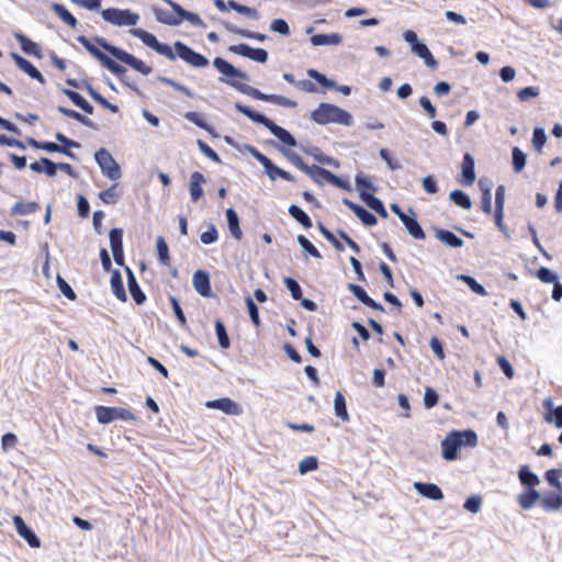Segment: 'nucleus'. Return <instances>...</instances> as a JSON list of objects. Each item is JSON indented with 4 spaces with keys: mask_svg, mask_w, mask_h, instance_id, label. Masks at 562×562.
Segmentation results:
<instances>
[{
    "mask_svg": "<svg viewBox=\"0 0 562 562\" xmlns=\"http://www.w3.org/2000/svg\"><path fill=\"white\" fill-rule=\"evenodd\" d=\"M111 290L115 297L122 302L127 301V295L123 285L122 274L119 270H113L110 279Z\"/></svg>",
    "mask_w": 562,
    "mask_h": 562,
    "instance_id": "obj_27",
    "label": "nucleus"
},
{
    "mask_svg": "<svg viewBox=\"0 0 562 562\" xmlns=\"http://www.w3.org/2000/svg\"><path fill=\"white\" fill-rule=\"evenodd\" d=\"M52 10L56 13V15L70 27H76L78 24L77 19L67 10L64 4L53 3Z\"/></svg>",
    "mask_w": 562,
    "mask_h": 562,
    "instance_id": "obj_40",
    "label": "nucleus"
},
{
    "mask_svg": "<svg viewBox=\"0 0 562 562\" xmlns=\"http://www.w3.org/2000/svg\"><path fill=\"white\" fill-rule=\"evenodd\" d=\"M269 143L274 145L278 148V150L288 159V161H290L293 166L302 170L305 162L295 151L279 146L274 140H270Z\"/></svg>",
    "mask_w": 562,
    "mask_h": 562,
    "instance_id": "obj_43",
    "label": "nucleus"
},
{
    "mask_svg": "<svg viewBox=\"0 0 562 562\" xmlns=\"http://www.w3.org/2000/svg\"><path fill=\"white\" fill-rule=\"evenodd\" d=\"M311 119L319 125L335 123L344 126H351L353 124V117L349 112L338 105L325 102L321 103L314 111H312Z\"/></svg>",
    "mask_w": 562,
    "mask_h": 562,
    "instance_id": "obj_4",
    "label": "nucleus"
},
{
    "mask_svg": "<svg viewBox=\"0 0 562 562\" xmlns=\"http://www.w3.org/2000/svg\"><path fill=\"white\" fill-rule=\"evenodd\" d=\"M435 236L448 247L460 248L463 246V239L448 229L437 228L435 231Z\"/></svg>",
    "mask_w": 562,
    "mask_h": 562,
    "instance_id": "obj_24",
    "label": "nucleus"
},
{
    "mask_svg": "<svg viewBox=\"0 0 562 562\" xmlns=\"http://www.w3.org/2000/svg\"><path fill=\"white\" fill-rule=\"evenodd\" d=\"M228 50L243 57H247L257 63H266L268 59V52L263 48H254L248 44L240 43L231 45Z\"/></svg>",
    "mask_w": 562,
    "mask_h": 562,
    "instance_id": "obj_10",
    "label": "nucleus"
},
{
    "mask_svg": "<svg viewBox=\"0 0 562 562\" xmlns=\"http://www.w3.org/2000/svg\"><path fill=\"white\" fill-rule=\"evenodd\" d=\"M480 187L482 190L481 196V207L482 211L486 214H491L492 212V193L490 188H483L482 181H480Z\"/></svg>",
    "mask_w": 562,
    "mask_h": 562,
    "instance_id": "obj_57",
    "label": "nucleus"
},
{
    "mask_svg": "<svg viewBox=\"0 0 562 562\" xmlns=\"http://www.w3.org/2000/svg\"><path fill=\"white\" fill-rule=\"evenodd\" d=\"M560 475H562V471L551 469L546 472L544 477L550 485L557 487L560 492H562V483L559 480Z\"/></svg>",
    "mask_w": 562,
    "mask_h": 562,
    "instance_id": "obj_64",
    "label": "nucleus"
},
{
    "mask_svg": "<svg viewBox=\"0 0 562 562\" xmlns=\"http://www.w3.org/2000/svg\"><path fill=\"white\" fill-rule=\"evenodd\" d=\"M334 411L335 415L339 417L344 422H348L350 419L347 404L344 394L340 391H337L334 398Z\"/></svg>",
    "mask_w": 562,
    "mask_h": 562,
    "instance_id": "obj_38",
    "label": "nucleus"
},
{
    "mask_svg": "<svg viewBox=\"0 0 562 562\" xmlns=\"http://www.w3.org/2000/svg\"><path fill=\"white\" fill-rule=\"evenodd\" d=\"M206 406L209 408L220 409L228 415H238L240 413L238 404L227 397L209 401Z\"/></svg>",
    "mask_w": 562,
    "mask_h": 562,
    "instance_id": "obj_23",
    "label": "nucleus"
},
{
    "mask_svg": "<svg viewBox=\"0 0 562 562\" xmlns=\"http://www.w3.org/2000/svg\"><path fill=\"white\" fill-rule=\"evenodd\" d=\"M458 279L462 280L475 294L486 296L487 291L473 277L468 274H460Z\"/></svg>",
    "mask_w": 562,
    "mask_h": 562,
    "instance_id": "obj_47",
    "label": "nucleus"
},
{
    "mask_svg": "<svg viewBox=\"0 0 562 562\" xmlns=\"http://www.w3.org/2000/svg\"><path fill=\"white\" fill-rule=\"evenodd\" d=\"M94 159L103 176L111 180H119L122 177L120 165L115 161L108 149L100 148L97 150L94 154Z\"/></svg>",
    "mask_w": 562,
    "mask_h": 562,
    "instance_id": "obj_8",
    "label": "nucleus"
},
{
    "mask_svg": "<svg viewBox=\"0 0 562 562\" xmlns=\"http://www.w3.org/2000/svg\"><path fill=\"white\" fill-rule=\"evenodd\" d=\"M540 505L547 512L558 510L562 507V497L554 492L547 493L541 497Z\"/></svg>",
    "mask_w": 562,
    "mask_h": 562,
    "instance_id": "obj_35",
    "label": "nucleus"
},
{
    "mask_svg": "<svg viewBox=\"0 0 562 562\" xmlns=\"http://www.w3.org/2000/svg\"><path fill=\"white\" fill-rule=\"evenodd\" d=\"M348 290L366 306L380 312H384L383 305L370 297L362 286L355 283H349Z\"/></svg>",
    "mask_w": 562,
    "mask_h": 562,
    "instance_id": "obj_21",
    "label": "nucleus"
},
{
    "mask_svg": "<svg viewBox=\"0 0 562 562\" xmlns=\"http://www.w3.org/2000/svg\"><path fill=\"white\" fill-rule=\"evenodd\" d=\"M30 168L37 173H45L48 177L56 176V162L53 160L42 157L30 165Z\"/></svg>",
    "mask_w": 562,
    "mask_h": 562,
    "instance_id": "obj_28",
    "label": "nucleus"
},
{
    "mask_svg": "<svg viewBox=\"0 0 562 562\" xmlns=\"http://www.w3.org/2000/svg\"><path fill=\"white\" fill-rule=\"evenodd\" d=\"M538 499H541L540 493L535 488H527L518 496V503L522 509H530Z\"/></svg>",
    "mask_w": 562,
    "mask_h": 562,
    "instance_id": "obj_36",
    "label": "nucleus"
},
{
    "mask_svg": "<svg viewBox=\"0 0 562 562\" xmlns=\"http://www.w3.org/2000/svg\"><path fill=\"white\" fill-rule=\"evenodd\" d=\"M215 333L221 348L228 349L231 346V340L226 331V327L221 319L215 321Z\"/></svg>",
    "mask_w": 562,
    "mask_h": 562,
    "instance_id": "obj_45",
    "label": "nucleus"
},
{
    "mask_svg": "<svg viewBox=\"0 0 562 562\" xmlns=\"http://www.w3.org/2000/svg\"><path fill=\"white\" fill-rule=\"evenodd\" d=\"M342 203L356 214V216L362 222L363 225L374 226L378 223L375 215L363 206L352 202L347 198L342 199Z\"/></svg>",
    "mask_w": 562,
    "mask_h": 562,
    "instance_id": "obj_15",
    "label": "nucleus"
},
{
    "mask_svg": "<svg viewBox=\"0 0 562 562\" xmlns=\"http://www.w3.org/2000/svg\"><path fill=\"white\" fill-rule=\"evenodd\" d=\"M518 477L522 485L528 488H533L540 483V480L536 473H533L528 465H521L518 471Z\"/></svg>",
    "mask_w": 562,
    "mask_h": 562,
    "instance_id": "obj_33",
    "label": "nucleus"
},
{
    "mask_svg": "<svg viewBox=\"0 0 562 562\" xmlns=\"http://www.w3.org/2000/svg\"><path fill=\"white\" fill-rule=\"evenodd\" d=\"M450 200L463 210H470L472 207V201L469 194L462 190H453L450 192Z\"/></svg>",
    "mask_w": 562,
    "mask_h": 562,
    "instance_id": "obj_42",
    "label": "nucleus"
},
{
    "mask_svg": "<svg viewBox=\"0 0 562 562\" xmlns=\"http://www.w3.org/2000/svg\"><path fill=\"white\" fill-rule=\"evenodd\" d=\"M13 522L18 533L29 543L32 548H40L41 541L35 532L25 524L21 516H14Z\"/></svg>",
    "mask_w": 562,
    "mask_h": 562,
    "instance_id": "obj_14",
    "label": "nucleus"
},
{
    "mask_svg": "<svg viewBox=\"0 0 562 562\" xmlns=\"http://www.w3.org/2000/svg\"><path fill=\"white\" fill-rule=\"evenodd\" d=\"M159 261L164 265L170 263L169 248L164 237H158L156 243Z\"/></svg>",
    "mask_w": 562,
    "mask_h": 562,
    "instance_id": "obj_51",
    "label": "nucleus"
},
{
    "mask_svg": "<svg viewBox=\"0 0 562 562\" xmlns=\"http://www.w3.org/2000/svg\"><path fill=\"white\" fill-rule=\"evenodd\" d=\"M100 13L104 21L116 26H134L139 21V15L128 9H101Z\"/></svg>",
    "mask_w": 562,
    "mask_h": 562,
    "instance_id": "obj_7",
    "label": "nucleus"
},
{
    "mask_svg": "<svg viewBox=\"0 0 562 562\" xmlns=\"http://www.w3.org/2000/svg\"><path fill=\"white\" fill-rule=\"evenodd\" d=\"M130 33L139 38L146 46L155 50L157 54L168 58L169 60H175L178 56L183 61L195 68H204L210 64L205 56L193 50L190 46L180 41L173 43L175 53L168 44L159 42L154 34L143 29H132Z\"/></svg>",
    "mask_w": 562,
    "mask_h": 562,
    "instance_id": "obj_2",
    "label": "nucleus"
},
{
    "mask_svg": "<svg viewBox=\"0 0 562 562\" xmlns=\"http://www.w3.org/2000/svg\"><path fill=\"white\" fill-rule=\"evenodd\" d=\"M284 285L290 291L293 300L299 301L300 299H302L303 292H302L301 285L299 284V282L295 279H293L291 277H285Z\"/></svg>",
    "mask_w": 562,
    "mask_h": 562,
    "instance_id": "obj_54",
    "label": "nucleus"
},
{
    "mask_svg": "<svg viewBox=\"0 0 562 562\" xmlns=\"http://www.w3.org/2000/svg\"><path fill=\"white\" fill-rule=\"evenodd\" d=\"M109 238L112 251L123 249V231L121 228H112Z\"/></svg>",
    "mask_w": 562,
    "mask_h": 562,
    "instance_id": "obj_52",
    "label": "nucleus"
},
{
    "mask_svg": "<svg viewBox=\"0 0 562 562\" xmlns=\"http://www.w3.org/2000/svg\"><path fill=\"white\" fill-rule=\"evenodd\" d=\"M459 439L461 441V447H470L473 448L477 445V435L472 429L459 430Z\"/></svg>",
    "mask_w": 562,
    "mask_h": 562,
    "instance_id": "obj_50",
    "label": "nucleus"
},
{
    "mask_svg": "<svg viewBox=\"0 0 562 562\" xmlns=\"http://www.w3.org/2000/svg\"><path fill=\"white\" fill-rule=\"evenodd\" d=\"M223 25L228 32L238 34L246 38H252V40H257L259 42H263L267 38V36L262 33L252 32V31L245 30V29H239L229 22H223Z\"/></svg>",
    "mask_w": 562,
    "mask_h": 562,
    "instance_id": "obj_34",
    "label": "nucleus"
},
{
    "mask_svg": "<svg viewBox=\"0 0 562 562\" xmlns=\"http://www.w3.org/2000/svg\"><path fill=\"white\" fill-rule=\"evenodd\" d=\"M318 461L316 457H306L299 463V472L306 474L307 472L316 470Z\"/></svg>",
    "mask_w": 562,
    "mask_h": 562,
    "instance_id": "obj_59",
    "label": "nucleus"
},
{
    "mask_svg": "<svg viewBox=\"0 0 562 562\" xmlns=\"http://www.w3.org/2000/svg\"><path fill=\"white\" fill-rule=\"evenodd\" d=\"M103 67L109 69L111 72H113L117 78L121 80L122 83L126 85L130 89H132L135 93L140 94V90L137 88L136 85L125 81V74L127 72V69L110 58L109 56L103 60L101 64Z\"/></svg>",
    "mask_w": 562,
    "mask_h": 562,
    "instance_id": "obj_17",
    "label": "nucleus"
},
{
    "mask_svg": "<svg viewBox=\"0 0 562 562\" xmlns=\"http://www.w3.org/2000/svg\"><path fill=\"white\" fill-rule=\"evenodd\" d=\"M464 509L472 514H476L481 510L482 507V498L479 495H472L467 498L464 505Z\"/></svg>",
    "mask_w": 562,
    "mask_h": 562,
    "instance_id": "obj_63",
    "label": "nucleus"
},
{
    "mask_svg": "<svg viewBox=\"0 0 562 562\" xmlns=\"http://www.w3.org/2000/svg\"><path fill=\"white\" fill-rule=\"evenodd\" d=\"M213 66L217 69L218 72L228 78L227 80L221 78V81L226 82L228 86L233 87L235 90L243 94L251 97L256 100L271 102L281 106L296 108L297 105L296 101L286 97L280 94H266L257 88L233 80L234 78H238L248 81L250 78L248 74L236 68L234 65L222 57H215L213 59Z\"/></svg>",
    "mask_w": 562,
    "mask_h": 562,
    "instance_id": "obj_1",
    "label": "nucleus"
},
{
    "mask_svg": "<svg viewBox=\"0 0 562 562\" xmlns=\"http://www.w3.org/2000/svg\"><path fill=\"white\" fill-rule=\"evenodd\" d=\"M289 214L299 222L305 229H308L312 227L313 223L311 217L307 215L305 211H303L300 206L296 204H291L289 206Z\"/></svg>",
    "mask_w": 562,
    "mask_h": 562,
    "instance_id": "obj_39",
    "label": "nucleus"
},
{
    "mask_svg": "<svg viewBox=\"0 0 562 562\" xmlns=\"http://www.w3.org/2000/svg\"><path fill=\"white\" fill-rule=\"evenodd\" d=\"M403 38L407 44H409L411 52L414 55L422 58L428 68H431V69L437 68V66H438L437 60L432 56V54L429 50V48L427 47V45L418 38L417 34L414 31H412V30L405 31L403 34Z\"/></svg>",
    "mask_w": 562,
    "mask_h": 562,
    "instance_id": "obj_6",
    "label": "nucleus"
},
{
    "mask_svg": "<svg viewBox=\"0 0 562 562\" xmlns=\"http://www.w3.org/2000/svg\"><path fill=\"white\" fill-rule=\"evenodd\" d=\"M513 169L515 172H520L527 162L526 154L517 146L512 149Z\"/></svg>",
    "mask_w": 562,
    "mask_h": 562,
    "instance_id": "obj_46",
    "label": "nucleus"
},
{
    "mask_svg": "<svg viewBox=\"0 0 562 562\" xmlns=\"http://www.w3.org/2000/svg\"><path fill=\"white\" fill-rule=\"evenodd\" d=\"M341 35L338 33L331 34H316L311 37V43L314 46L321 45H338L341 43Z\"/></svg>",
    "mask_w": 562,
    "mask_h": 562,
    "instance_id": "obj_37",
    "label": "nucleus"
},
{
    "mask_svg": "<svg viewBox=\"0 0 562 562\" xmlns=\"http://www.w3.org/2000/svg\"><path fill=\"white\" fill-rule=\"evenodd\" d=\"M317 226L322 235L335 247L336 250H344V245L335 237V235L329 229H327V227L322 222H318Z\"/></svg>",
    "mask_w": 562,
    "mask_h": 562,
    "instance_id": "obj_56",
    "label": "nucleus"
},
{
    "mask_svg": "<svg viewBox=\"0 0 562 562\" xmlns=\"http://www.w3.org/2000/svg\"><path fill=\"white\" fill-rule=\"evenodd\" d=\"M235 109L247 116L249 120H251L256 124L263 125L266 128H268L273 136H276L281 143L284 145H288L290 147L297 146V142L295 137L284 127L279 126L276 124L272 120L267 117L266 115L252 110L251 108L244 105L239 102L235 103Z\"/></svg>",
    "mask_w": 562,
    "mask_h": 562,
    "instance_id": "obj_3",
    "label": "nucleus"
},
{
    "mask_svg": "<svg viewBox=\"0 0 562 562\" xmlns=\"http://www.w3.org/2000/svg\"><path fill=\"white\" fill-rule=\"evenodd\" d=\"M260 165L265 168V173L271 181L277 180V178H281L285 181H294V177L290 172L276 166L267 156L262 159Z\"/></svg>",
    "mask_w": 562,
    "mask_h": 562,
    "instance_id": "obj_20",
    "label": "nucleus"
},
{
    "mask_svg": "<svg viewBox=\"0 0 562 562\" xmlns=\"http://www.w3.org/2000/svg\"><path fill=\"white\" fill-rule=\"evenodd\" d=\"M15 40L19 42L21 49L29 55H33L36 57H41V49L38 45L31 41L29 37H26L22 33H15L14 34Z\"/></svg>",
    "mask_w": 562,
    "mask_h": 562,
    "instance_id": "obj_32",
    "label": "nucleus"
},
{
    "mask_svg": "<svg viewBox=\"0 0 562 562\" xmlns=\"http://www.w3.org/2000/svg\"><path fill=\"white\" fill-rule=\"evenodd\" d=\"M201 243L204 245L214 244L218 239V233L214 224H210L206 232L200 236Z\"/></svg>",
    "mask_w": 562,
    "mask_h": 562,
    "instance_id": "obj_61",
    "label": "nucleus"
},
{
    "mask_svg": "<svg viewBox=\"0 0 562 562\" xmlns=\"http://www.w3.org/2000/svg\"><path fill=\"white\" fill-rule=\"evenodd\" d=\"M297 243L302 247L304 251H306L310 256L321 259L322 255L318 251V249L311 243L308 238H306L304 235L297 236Z\"/></svg>",
    "mask_w": 562,
    "mask_h": 562,
    "instance_id": "obj_53",
    "label": "nucleus"
},
{
    "mask_svg": "<svg viewBox=\"0 0 562 562\" xmlns=\"http://www.w3.org/2000/svg\"><path fill=\"white\" fill-rule=\"evenodd\" d=\"M544 419L548 423L554 424L557 428H562V405L547 413Z\"/></svg>",
    "mask_w": 562,
    "mask_h": 562,
    "instance_id": "obj_60",
    "label": "nucleus"
},
{
    "mask_svg": "<svg viewBox=\"0 0 562 562\" xmlns=\"http://www.w3.org/2000/svg\"><path fill=\"white\" fill-rule=\"evenodd\" d=\"M11 58L14 60L15 65L32 79L37 80L42 85L45 83V78L41 74V71L26 58L22 57L18 53L12 52Z\"/></svg>",
    "mask_w": 562,
    "mask_h": 562,
    "instance_id": "obj_13",
    "label": "nucleus"
},
{
    "mask_svg": "<svg viewBox=\"0 0 562 562\" xmlns=\"http://www.w3.org/2000/svg\"><path fill=\"white\" fill-rule=\"evenodd\" d=\"M414 490L423 497L431 501H442L443 493L441 488L434 483L415 482Z\"/></svg>",
    "mask_w": 562,
    "mask_h": 562,
    "instance_id": "obj_19",
    "label": "nucleus"
},
{
    "mask_svg": "<svg viewBox=\"0 0 562 562\" xmlns=\"http://www.w3.org/2000/svg\"><path fill=\"white\" fill-rule=\"evenodd\" d=\"M225 215L229 233L235 239L240 240L243 238V232L239 226V217L236 211L229 207L226 210Z\"/></svg>",
    "mask_w": 562,
    "mask_h": 562,
    "instance_id": "obj_29",
    "label": "nucleus"
},
{
    "mask_svg": "<svg viewBox=\"0 0 562 562\" xmlns=\"http://www.w3.org/2000/svg\"><path fill=\"white\" fill-rule=\"evenodd\" d=\"M41 149H43V150H45L47 153H60V154H64V155H66L67 157L71 158V159H77V156L72 151H70V150H68V149H66V148L61 147L60 145H58L56 143H53V142H42Z\"/></svg>",
    "mask_w": 562,
    "mask_h": 562,
    "instance_id": "obj_48",
    "label": "nucleus"
},
{
    "mask_svg": "<svg viewBox=\"0 0 562 562\" xmlns=\"http://www.w3.org/2000/svg\"><path fill=\"white\" fill-rule=\"evenodd\" d=\"M95 416L100 424H110L116 419L136 420L135 415L123 407L97 406Z\"/></svg>",
    "mask_w": 562,
    "mask_h": 562,
    "instance_id": "obj_9",
    "label": "nucleus"
},
{
    "mask_svg": "<svg viewBox=\"0 0 562 562\" xmlns=\"http://www.w3.org/2000/svg\"><path fill=\"white\" fill-rule=\"evenodd\" d=\"M475 179L474 157L470 153H465L461 164V181L464 186H472Z\"/></svg>",
    "mask_w": 562,
    "mask_h": 562,
    "instance_id": "obj_16",
    "label": "nucleus"
},
{
    "mask_svg": "<svg viewBox=\"0 0 562 562\" xmlns=\"http://www.w3.org/2000/svg\"><path fill=\"white\" fill-rule=\"evenodd\" d=\"M94 42L104 50H106L110 55H112L114 58H116L123 64H126L135 71H138L144 76H148L153 72V68L150 66L146 65L143 60L125 52L124 49L112 45L105 38L97 36L94 37Z\"/></svg>",
    "mask_w": 562,
    "mask_h": 562,
    "instance_id": "obj_5",
    "label": "nucleus"
},
{
    "mask_svg": "<svg viewBox=\"0 0 562 562\" xmlns=\"http://www.w3.org/2000/svg\"><path fill=\"white\" fill-rule=\"evenodd\" d=\"M153 13H154L156 20L159 23H162V24H166V25H169V26H178V25H180L179 16L177 14L176 15L172 14L171 12H169L167 10L154 7L153 8Z\"/></svg>",
    "mask_w": 562,
    "mask_h": 562,
    "instance_id": "obj_31",
    "label": "nucleus"
},
{
    "mask_svg": "<svg viewBox=\"0 0 562 562\" xmlns=\"http://www.w3.org/2000/svg\"><path fill=\"white\" fill-rule=\"evenodd\" d=\"M442 458L447 461H453L458 458V452L461 449V441L459 439V430L450 431L441 441Z\"/></svg>",
    "mask_w": 562,
    "mask_h": 562,
    "instance_id": "obj_11",
    "label": "nucleus"
},
{
    "mask_svg": "<svg viewBox=\"0 0 562 562\" xmlns=\"http://www.w3.org/2000/svg\"><path fill=\"white\" fill-rule=\"evenodd\" d=\"M205 177L199 172L194 171L190 177V196L193 202H196L203 195L202 184L205 183Z\"/></svg>",
    "mask_w": 562,
    "mask_h": 562,
    "instance_id": "obj_25",
    "label": "nucleus"
},
{
    "mask_svg": "<svg viewBox=\"0 0 562 562\" xmlns=\"http://www.w3.org/2000/svg\"><path fill=\"white\" fill-rule=\"evenodd\" d=\"M166 4H168L172 11L179 16L180 22L182 20L188 21L191 25L195 27H205L206 24L204 21L196 14L190 11L184 10L178 2L173 0H161Z\"/></svg>",
    "mask_w": 562,
    "mask_h": 562,
    "instance_id": "obj_12",
    "label": "nucleus"
},
{
    "mask_svg": "<svg viewBox=\"0 0 562 562\" xmlns=\"http://www.w3.org/2000/svg\"><path fill=\"white\" fill-rule=\"evenodd\" d=\"M228 7L237 13L246 15L250 19L258 20L260 18L257 9L240 4L234 0L228 1Z\"/></svg>",
    "mask_w": 562,
    "mask_h": 562,
    "instance_id": "obj_44",
    "label": "nucleus"
},
{
    "mask_svg": "<svg viewBox=\"0 0 562 562\" xmlns=\"http://www.w3.org/2000/svg\"><path fill=\"white\" fill-rule=\"evenodd\" d=\"M41 209L40 204L35 201L30 202H15L11 207L10 215L11 216H25L33 213H36Z\"/></svg>",
    "mask_w": 562,
    "mask_h": 562,
    "instance_id": "obj_26",
    "label": "nucleus"
},
{
    "mask_svg": "<svg viewBox=\"0 0 562 562\" xmlns=\"http://www.w3.org/2000/svg\"><path fill=\"white\" fill-rule=\"evenodd\" d=\"M57 111L67 117H70L72 120L80 122L81 124H83L85 126H87L89 128H92L95 131L98 130V125L93 121H91L90 119H88L87 116L82 115L81 113H79L75 110L59 105L57 108Z\"/></svg>",
    "mask_w": 562,
    "mask_h": 562,
    "instance_id": "obj_30",
    "label": "nucleus"
},
{
    "mask_svg": "<svg viewBox=\"0 0 562 562\" xmlns=\"http://www.w3.org/2000/svg\"><path fill=\"white\" fill-rule=\"evenodd\" d=\"M192 284L194 290L203 297H211L210 274L204 270H198L193 274Z\"/></svg>",
    "mask_w": 562,
    "mask_h": 562,
    "instance_id": "obj_18",
    "label": "nucleus"
},
{
    "mask_svg": "<svg viewBox=\"0 0 562 562\" xmlns=\"http://www.w3.org/2000/svg\"><path fill=\"white\" fill-rule=\"evenodd\" d=\"M537 277L543 283H555L558 276L549 268L541 267L537 270Z\"/></svg>",
    "mask_w": 562,
    "mask_h": 562,
    "instance_id": "obj_62",
    "label": "nucleus"
},
{
    "mask_svg": "<svg viewBox=\"0 0 562 562\" xmlns=\"http://www.w3.org/2000/svg\"><path fill=\"white\" fill-rule=\"evenodd\" d=\"M547 142V135L543 127H535L532 133V145L538 153L542 151V148Z\"/></svg>",
    "mask_w": 562,
    "mask_h": 562,
    "instance_id": "obj_55",
    "label": "nucleus"
},
{
    "mask_svg": "<svg viewBox=\"0 0 562 562\" xmlns=\"http://www.w3.org/2000/svg\"><path fill=\"white\" fill-rule=\"evenodd\" d=\"M116 187L117 184L114 183L112 184L110 188H108L106 190H103L99 193V198L101 199V201L105 204H114L116 203L117 201V194H116Z\"/></svg>",
    "mask_w": 562,
    "mask_h": 562,
    "instance_id": "obj_58",
    "label": "nucleus"
},
{
    "mask_svg": "<svg viewBox=\"0 0 562 562\" xmlns=\"http://www.w3.org/2000/svg\"><path fill=\"white\" fill-rule=\"evenodd\" d=\"M126 277H127V288L130 294L137 305H142L146 301V295L142 291L136 277L130 267H125Z\"/></svg>",
    "mask_w": 562,
    "mask_h": 562,
    "instance_id": "obj_22",
    "label": "nucleus"
},
{
    "mask_svg": "<svg viewBox=\"0 0 562 562\" xmlns=\"http://www.w3.org/2000/svg\"><path fill=\"white\" fill-rule=\"evenodd\" d=\"M157 80L160 81L161 83L172 87L175 90L182 92L183 94H186L189 98L194 97L193 92L189 88L175 81L171 78L164 77V76H157Z\"/></svg>",
    "mask_w": 562,
    "mask_h": 562,
    "instance_id": "obj_49",
    "label": "nucleus"
},
{
    "mask_svg": "<svg viewBox=\"0 0 562 562\" xmlns=\"http://www.w3.org/2000/svg\"><path fill=\"white\" fill-rule=\"evenodd\" d=\"M77 41L101 64L108 57L97 45H94L88 37L80 35Z\"/></svg>",
    "mask_w": 562,
    "mask_h": 562,
    "instance_id": "obj_41",
    "label": "nucleus"
}]
</instances>
